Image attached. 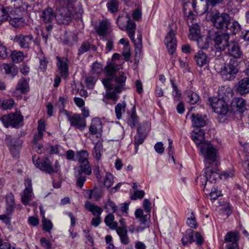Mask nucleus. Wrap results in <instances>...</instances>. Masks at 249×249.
Segmentation results:
<instances>
[{
  "label": "nucleus",
  "mask_w": 249,
  "mask_h": 249,
  "mask_svg": "<svg viewBox=\"0 0 249 249\" xmlns=\"http://www.w3.org/2000/svg\"><path fill=\"white\" fill-rule=\"evenodd\" d=\"M11 57L14 62L19 63L23 60L24 55L21 51H14L11 53Z\"/></svg>",
  "instance_id": "nucleus-48"
},
{
  "label": "nucleus",
  "mask_w": 249,
  "mask_h": 249,
  "mask_svg": "<svg viewBox=\"0 0 249 249\" xmlns=\"http://www.w3.org/2000/svg\"><path fill=\"white\" fill-rule=\"evenodd\" d=\"M230 36L229 34H222L217 35L213 39L214 46L218 51H222L226 49L227 46Z\"/></svg>",
  "instance_id": "nucleus-16"
},
{
  "label": "nucleus",
  "mask_w": 249,
  "mask_h": 249,
  "mask_svg": "<svg viewBox=\"0 0 249 249\" xmlns=\"http://www.w3.org/2000/svg\"><path fill=\"white\" fill-rule=\"evenodd\" d=\"M75 177L77 178L76 185L78 187L82 188L84 185L85 182L86 180V177L82 175V174L79 175L78 173H76Z\"/></svg>",
  "instance_id": "nucleus-58"
},
{
  "label": "nucleus",
  "mask_w": 249,
  "mask_h": 249,
  "mask_svg": "<svg viewBox=\"0 0 249 249\" xmlns=\"http://www.w3.org/2000/svg\"><path fill=\"white\" fill-rule=\"evenodd\" d=\"M239 239V234L236 231H231L228 232L224 237V240L226 242L229 243V245H231V247L228 249H239L238 241Z\"/></svg>",
  "instance_id": "nucleus-17"
},
{
  "label": "nucleus",
  "mask_w": 249,
  "mask_h": 249,
  "mask_svg": "<svg viewBox=\"0 0 249 249\" xmlns=\"http://www.w3.org/2000/svg\"><path fill=\"white\" fill-rule=\"evenodd\" d=\"M46 131V122L44 120L40 119L38 121L37 132L42 133Z\"/></svg>",
  "instance_id": "nucleus-64"
},
{
  "label": "nucleus",
  "mask_w": 249,
  "mask_h": 249,
  "mask_svg": "<svg viewBox=\"0 0 249 249\" xmlns=\"http://www.w3.org/2000/svg\"><path fill=\"white\" fill-rule=\"evenodd\" d=\"M114 216L112 213H110L106 216L105 222L106 224L110 229L114 230L116 228L118 223L114 221Z\"/></svg>",
  "instance_id": "nucleus-47"
},
{
  "label": "nucleus",
  "mask_w": 249,
  "mask_h": 249,
  "mask_svg": "<svg viewBox=\"0 0 249 249\" xmlns=\"http://www.w3.org/2000/svg\"><path fill=\"white\" fill-rule=\"evenodd\" d=\"M96 79L93 76L87 77L85 79V82L87 87L90 89H92L94 85Z\"/></svg>",
  "instance_id": "nucleus-61"
},
{
  "label": "nucleus",
  "mask_w": 249,
  "mask_h": 249,
  "mask_svg": "<svg viewBox=\"0 0 249 249\" xmlns=\"http://www.w3.org/2000/svg\"><path fill=\"white\" fill-rule=\"evenodd\" d=\"M29 91V86L28 81L24 78L20 79L15 88V90L13 94L14 95L16 92L21 94H26Z\"/></svg>",
  "instance_id": "nucleus-25"
},
{
  "label": "nucleus",
  "mask_w": 249,
  "mask_h": 249,
  "mask_svg": "<svg viewBox=\"0 0 249 249\" xmlns=\"http://www.w3.org/2000/svg\"><path fill=\"white\" fill-rule=\"evenodd\" d=\"M103 71V65L97 61L93 63L91 66V72L92 74L99 75Z\"/></svg>",
  "instance_id": "nucleus-51"
},
{
  "label": "nucleus",
  "mask_w": 249,
  "mask_h": 249,
  "mask_svg": "<svg viewBox=\"0 0 249 249\" xmlns=\"http://www.w3.org/2000/svg\"><path fill=\"white\" fill-rule=\"evenodd\" d=\"M76 173H78L79 175L85 174L88 176L90 175L92 169L89 160L80 163V165L76 168Z\"/></svg>",
  "instance_id": "nucleus-32"
},
{
  "label": "nucleus",
  "mask_w": 249,
  "mask_h": 249,
  "mask_svg": "<svg viewBox=\"0 0 249 249\" xmlns=\"http://www.w3.org/2000/svg\"><path fill=\"white\" fill-rule=\"evenodd\" d=\"M15 105V102L12 98L3 99L0 101V107L5 110L11 109Z\"/></svg>",
  "instance_id": "nucleus-45"
},
{
  "label": "nucleus",
  "mask_w": 249,
  "mask_h": 249,
  "mask_svg": "<svg viewBox=\"0 0 249 249\" xmlns=\"http://www.w3.org/2000/svg\"><path fill=\"white\" fill-rule=\"evenodd\" d=\"M239 61L237 59H231L229 62L221 69V74L223 80H233L239 71Z\"/></svg>",
  "instance_id": "nucleus-4"
},
{
  "label": "nucleus",
  "mask_w": 249,
  "mask_h": 249,
  "mask_svg": "<svg viewBox=\"0 0 249 249\" xmlns=\"http://www.w3.org/2000/svg\"><path fill=\"white\" fill-rule=\"evenodd\" d=\"M127 123L131 128H134L138 124L139 119L135 111L132 112L127 120Z\"/></svg>",
  "instance_id": "nucleus-49"
},
{
  "label": "nucleus",
  "mask_w": 249,
  "mask_h": 249,
  "mask_svg": "<svg viewBox=\"0 0 249 249\" xmlns=\"http://www.w3.org/2000/svg\"><path fill=\"white\" fill-rule=\"evenodd\" d=\"M226 48H227L228 55L232 57L233 59L237 60V59L241 58L243 56L241 47L237 41L231 40L229 41Z\"/></svg>",
  "instance_id": "nucleus-13"
},
{
  "label": "nucleus",
  "mask_w": 249,
  "mask_h": 249,
  "mask_svg": "<svg viewBox=\"0 0 249 249\" xmlns=\"http://www.w3.org/2000/svg\"><path fill=\"white\" fill-rule=\"evenodd\" d=\"M187 223L188 226L191 228L196 229L197 227L198 224L196 222L195 215L193 213H192L190 216L188 218Z\"/></svg>",
  "instance_id": "nucleus-57"
},
{
  "label": "nucleus",
  "mask_w": 249,
  "mask_h": 249,
  "mask_svg": "<svg viewBox=\"0 0 249 249\" xmlns=\"http://www.w3.org/2000/svg\"><path fill=\"white\" fill-rule=\"evenodd\" d=\"M194 59L196 65L201 67L209 63V58L202 51H199L195 54Z\"/></svg>",
  "instance_id": "nucleus-27"
},
{
  "label": "nucleus",
  "mask_w": 249,
  "mask_h": 249,
  "mask_svg": "<svg viewBox=\"0 0 249 249\" xmlns=\"http://www.w3.org/2000/svg\"><path fill=\"white\" fill-rule=\"evenodd\" d=\"M114 183L113 176L110 173L107 172L106 175L104 182V185L108 188L110 187Z\"/></svg>",
  "instance_id": "nucleus-53"
},
{
  "label": "nucleus",
  "mask_w": 249,
  "mask_h": 249,
  "mask_svg": "<svg viewBox=\"0 0 249 249\" xmlns=\"http://www.w3.org/2000/svg\"><path fill=\"white\" fill-rule=\"evenodd\" d=\"M126 104L125 102L119 103L116 105L115 107V112L116 117L118 119H120L123 113L125 111Z\"/></svg>",
  "instance_id": "nucleus-41"
},
{
  "label": "nucleus",
  "mask_w": 249,
  "mask_h": 249,
  "mask_svg": "<svg viewBox=\"0 0 249 249\" xmlns=\"http://www.w3.org/2000/svg\"><path fill=\"white\" fill-rule=\"evenodd\" d=\"M102 82L105 88L107 89L103 101L107 105V102L106 100H110L112 101L113 104H115L119 99V94L123 90L114 86L110 78H104Z\"/></svg>",
  "instance_id": "nucleus-2"
},
{
  "label": "nucleus",
  "mask_w": 249,
  "mask_h": 249,
  "mask_svg": "<svg viewBox=\"0 0 249 249\" xmlns=\"http://www.w3.org/2000/svg\"><path fill=\"white\" fill-rule=\"evenodd\" d=\"M5 142L12 156L18 158L23 143L22 140L18 137H13L9 135L6 136Z\"/></svg>",
  "instance_id": "nucleus-6"
},
{
  "label": "nucleus",
  "mask_w": 249,
  "mask_h": 249,
  "mask_svg": "<svg viewBox=\"0 0 249 249\" xmlns=\"http://www.w3.org/2000/svg\"><path fill=\"white\" fill-rule=\"evenodd\" d=\"M210 4L208 0H193L192 6L195 12L200 15L206 13Z\"/></svg>",
  "instance_id": "nucleus-18"
},
{
  "label": "nucleus",
  "mask_w": 249,
  "mask_h": 249,
  "mask_svg": "<svg viewBox=\"0 0 249 249\" xmlns=\"http://www.w3.org/2000/svg\"><path fill=\"white\" fill-rule=\"evenodd\" d=\"M187 232H188L189 235L188 236L185 235L181 239L182 243L184 246L187 245L194 242L193 231L189 229L187 231Z\"/></svg>",
  "instance_id": "nucleus-52"
},
{
  "label": "nucleus",
  "mask_w": 249,
  "mask_h": 249,
  "mask_svg": "<svg viewBox=\"0 0 249 249\" xmlns=\"http://www.w3.org/2000/svg\"><path fill=\"white\" fill-rule=\"evenodd\" d=\"M89 199H94L95 200H98L102 197V191L97 189L88 190Z\"/></svg>",
  "instance_id": "nucleus-44"
},
{
  "label": "nucleus",
  "mask_w": 249,
  "mask_h": 249,
  "mask_svg": "<svg viewBox=\"0 0 249 249\" xmlns=\"http://www.w3.org/2000/svg\"><path fill=\"white\" fill-rule=\"evenodd\" d=\"M89 152L86 150H82L76 152V161L80 163L88 161Z\"/></svg>",
  "instance_id": "nucleus-40"
},
{
  "label": "nucleus",
  "mask_w": 249,
  "mask_h": 249,
  "mask_svg": "<svg viewBox=\"0 0 249 249\" xmlns=\"http://www.w3.org/2000/svg\"><path fill=\"white\" fill-rule=\"evenodd\" d=\"M144 142V137L142 134L139 132V128H138L137 133L134 137V144L136 151L138 150V147L139 145L142 144Z\"/></svg>",
  "instance_id": "nucleus-54"
},
{
  "label": "nucleus",
  "mask_w": 249,
  "mask_h": 249,
  "mask_svg": "<svg viewBox=\"0 0 249 249\" xmlns=\"http://www.w3.org/2000/svg\"><path fill=\"white\" fill-rule=\"evenodd\" d=\"M211 106L213 111L219 115H225L229 111L228 107L226 102L217 97L210 98Z\"/></svg>",
  "instance_id": "nucleus-10"
},
{
  "label": "nucleus",
  "mask_w": 249,
  "mask_h": 249,
  "mask_svg": "<svg viewBox=\"0 0 249 249\" xmlns=\"http://www.w3.org/2000/svg\"><path fill=\"white\" fill-rule=\"evenodd\" d=\"M58 63L57 64L58 70L62 77H66L68 72V59L65 57L57 56L56 57Z\"/></svg>",
  "instance_id": "nucleus-26"
},
{
  "label": "nucleus",
  "mask_w": 249,
  "mask_h": 249,
  "mask_svg": "<svg viewBox=\"0 0 249 249\" xmlns=\"http://www.w3.org/2000/svg\"><path fill=\"white\" fill-rule=\"evenodd\" d=\"M84 207L86 210L91 212L94 216H101L103 209L99 206L89 201L85 202Z\"/></svg>",
  "instance_id": "nucleus-29"
},
{
  "label": "nucleus",
  "mask_w": 249,
  "mask_h": 249,
  "mask_svg": "<svg viewBox=\"0 0 249 249\" xmlns=\"http://www.w3.org/2000/svg\"><path fill=\"white\" fill-rule=\"evenodd\" d=\"M9 18H11V17L9 16L6 8H1L0 9V21L7 20Z\"/></svg>",
  "instance_id": "nucleus-60"
},
{
  "label": "nucleus",
  "mask_w": 249,
  "mask_h": 249,
  "mask_svg": "<svg viewBox=\"0 0 249 249\" xmlns=\"http://www.w3.org/2000/svg\"><path fill=\"white\" fill-rule=\"evenodd\" d=\"M108 11L115 13L119 11V2L117 0H110L107 4Z\"/></svg>",
  "instance_id": "nucleus-46"
},
{
  "label": "nucleus",
  "mask_w": 249,
  "mask_h": 249,
  "mask_svg": "<svg viewBox=\"0 0 249 249\" xmlns=\"http://www.w3.org/2000/svg\"><path fill=\"white\" fill-rule=\"evenodd\" d=\"M185 94L187 102L191 105L196 104L199 101V97L198 94L192 91L187 90Z\"/></svg>",
  "instance_id": "nucleus-37"
},
{
  "label": "nucleus",
  "mask_w": 249,
  "mask_h": 249,
  "mask_svg": "<svg viewBox=\"0 0 249 249\" xmlns=\"http://www.w3.org/2000/svg\"><path fill=\"white\" fill-rule=\"evenodd\" d=\"M114 79V81L116 84L114 86L122 90L124 89L126 80V76L124 72L123 71H120L118 75H116Z\"/></svg>",
  "instance_id": "nucleus-33"
},
{
  "label": "nucleus",
  "mask_w": 249,
  "mask_h": 249,
  "mask_svg": "<svg viewBox=\"0 0 249 249\" xmlns=\"http://www.w3.org/2000/svg\"><path fill=\"white\" fill-rule=\"evenodd\" d=\"M96 31L100 36H105L111 31V23L107 19L102 20Z\"/></svg>",
  "instance_id": "nucleus-20"
},
{
  "label": "nucleus",
  "mask_w": 249,
  "mask_h": 249,
  "mask_svg": "<svg viewBox=\"0 0 249 249\" xmlns=\"http://www.w3.org/2000/svg\"><path fill=\"white\" fill-rule=\"evenodd\" d=\"M236 91L240 95L249 93V78L244 77L238 81L235 86Z\"/></svg>",
  "instance_id": "nucleus-19"
},
{
  "label": "nucleus",
  "mask_w": 249,
  "mask_h": 249,
  "mask_svg": "<svg viewBox=\"0 0 249 249\" xmlns=\"http://www.w3.org/2000/svg\"><path fill=\"white\" fill-rule=\"evenodd\" d=\"M5 73L14 78L18 73V68L14 65L4 63L2 65Z\"/></svg>",
  "instance_id": "nucleus-35"
},
{
  "label": "nucleus",
  "mask_w": 249,
  "mask_h": 249,
  "mask_svg": "<svg viewBox=\"0 0 249 249\" xmlns=\"http://www.w3.org/2000/svg\"><path fill=\"white\" fill-rule=\"evenodd\" d=\"M96 138L98 139L96 142L93 138L91 139L92 142L95 143L94 147L92 150V155L97 160H99L102 156L103 144L102 142L100 141V137L97 135Z\"/></svg>",
  "instance_id": "nucleus-23"
},
{
  "label": "nucleus",
  "mask_w": 249,
  "mask_h": 249,
  "mask_svg": "<svg viewBox=\"0 0 249 249\" xmlns=\"http://www.w3.org/2000/svg\"><path fill=\"white\" fill-rule=\"evenodd\" d=\"M0 121L6 128L12 127L18 128L22 125L23 117L20 111L16 110L14 113L0 117Z\"/></svg>",
  "instance_id": "nucleus-3"
},
{
  "label": "nucleus",
  "mask_w": 249,
  "mask_h": 249,
  "mask_svg": "<svg viewBox=\"0 0 249 249\" xmlns=\"http://www.w3.org/2000/svg\"><path fill=\"white\" fill-rule=\"evenodd\" d=\"M90 49L93 51H96L97 50L95 46L91 44L88 41H84L82 43L78 50V54H82L89 51Z\"/></svg>",
  "instance_id": "nucleus-38"
},
{
  "label": "nucleus",
  "mask_w": 249,
  "mask_h": 249,
  "mask_svg": "<svg viewBox=\"0 0 249 249\" xmlns=\"http://www.w3.org/2000/svg\"><path fill=\"white\" fill-rule=\"evenodd\" d=\"M201 154L204 158L205 166H209L216 160L217 150L209 142H205L199 146Z\"/></svg>",
  "instance_id": "nucleus-5"
},
{
  "label": "nucleus",
  "mask_w": 249,
  "mask_h": 249,
  "mask_svg": "<svg viewBox=\"0 0 249 249\" xmlns=\"http://www.w3.org/2000/svg\"><path fill=\"white\" fill-rule=\"evenodd\" d=\"M42 222L43 230L46 231L50 232L53 227L52 222L50 220L45 218L44 216L42 218Z\"/></svg>",
  "instance_id": "nucleus-56"
},
{
  "label": "nucleus",
  "mask_w": 249,
  "mask_h": 249,
  "mask_svg": "<svg viewBox=\"0 0 249 249\" xmlns=\"http://www.w3.org/2000/svg\"><path fill=\"white\" fill-rule=\"evenodd\" d=\"M24 11V9L22 6L14 4V9L11 11V15L13 17L10 19V23L13 26L19 27L23 23L24 19L22 16Z\"/></svg>",
  "instance_id": "nucleus-11"
},
{
  "label": "nucleus",
  "mask_w": 249,
  "mask_h": 249,
  "mask_svg": "<svg viewBox=\"0 0 249 249\" xmlns=\"http://www.w3.org/2000/svg\"><path fill=\"white\" fill-rule=\"evenodd\" d=\"M33 147L39 154L44 153L45 151V149L43 145L39 142L33 143Z\"/></svg>",
  "instance_id": "nucleus-63"
},
{
  "label": "nucleus",
  "mask_w": 249,
  "mask_h": 249,
  "mask_svg": "<svg viewBox=\"0 0 249 249\" xmlns=\"http://www.w3.org/2000/svg\"><path fill=\"white\" fill-rule=\"evenodd\" d=\"M191 121L193 125L195 127H202L206 125L205 119L198 114H192Z\"/></svg>",
  "instance_id": "nucleus-30"
},
{
  "label": "nucleus",
  "mask_w": 249,
  "mask_h": 249,
  "mask_svg": "<svg viewBox=\"0 0 249 249\" xmlns=\"http://www.w3.org/2000/svg\"><path fill=\"white\" fill-rule=\"evenodd\" d=\"M241 0H228L227 6L229 9L233 10L234 12L238 11L237 7L241 3Z\"/></svg>",
  "instance_id": "nucleus-55"
},
{
  "label": "nucleus",
  "mask_w": 249,
  "mask_h": 249,
  "mask_svg": "<svg viewBox=\"0 0 249 249\" xmlns=\"http://www.w3.org/2000/svg\"><path fill=\"white\" fill-rule=\"evenodd\" d=\"M246 101L242 98L235 99L231 103V107L234 112L243 113L246 109Z\"/></svg>",
  "instance_id": "nucleus-21"
},
{
  "label": "nucleus",
  "mask_w": 249,
  "mask_h": 249,
  "mask_svg": "<svg viewBox=\"0 0 249 249\" xmlns=\"http://www.w3.org/2000/svg\"><path fill=\"white\" fill-rule=\"evenodd\" d=\"M212 164H209V166H205L204 170H207V176L208 177V181L211 183L215 182L216 179L219 177L216 170H213L211 168Z\"/></svg>",
  "instance_id": "nucleus-36"
},
{
  "label": "nucleus",
  "mask_w": 249,
  "mask_h": 249,
  "mask_svg": "<svg viewBox=\"0 0 249 249\" xmlns=\"http://www.w3.org/2000/svg\"><path fill=\"white\" fill-rule=\"evenodd\" d=\"M32 160L36 167L42 171L49 174L55 172V169H53L52 162L48 157H45L40 159L36 156H33Z\"/></svg>",
  "instance_id": "nucleus-7"
},
{
  "label": "nucleus",
  "mask_w": 249,
  "mask_h": 249,
  "mask_svg": "<svg viewBox=\"0 0 249 249\" xmlns=\"http://www.w3.org/2000/svg\"><path fill=\"white\" fill-rule=\"evenodd\" d=\"M121 66L114 62L107 64L105 68V71L109 77L112 80L113 82V76L120 70Z\"/></svg>",
  "instance_id": "nucleus-28"
},
{
  "label": "nucleus",
  "mask_w": 249,
  "mask_h": 249,
  "mask_svg": "<svg viewBox=\"0 0 249 249\" xmlns=\"http://www.w3.org/2000/svg\"><path fill=\"white\" fill-rule=\"evenodd\" d=\"M68 121L71 127L80 131L84 130L87 125L86 119L80 114H74L69 118Z\"/></svg>",
  "instance_id": "nucleus-14"
},
{
  "label": "nucleus",
  "mask_w": 249,
  "mask_h": 249,
  "mask_svg": "<svg viewBox=\"0 0 249 249\" xmlns=\"http://www.w3.org/2000/svg\"><path fill=\"white\" fill-rule=\"evenodd\" d=\"M191 138L198 148L199 145L205 142H204L205 141V133L202 129L193 130L191 133Z\"/></svg>",
  "instance_id": "nucleus-22"
},
{
  "label": "nucleus",
  "mask_w": 249,
  "mask_h": 249,
  "mask_svg": "<svg viewBox=\"0 0 249 249\" xmlns=\"http://www.w3.org/2000/svg\"><path fill=\"white\" fill-rule=\"evenodd\" d=\"M136 218H138L141 225H147V223L150 220V214L147 213L143 214V211L141 209H137L135 212Z\"/></svg>",
  "instance_id": "nucleus-31"
},
{
  "label": "nucleus",
  "mask_w": 249,
  "mask_h": 249,
  "mask_svg": "<svg viewBox=\"0 0 249 249\" xmlns=\"http://www.w3.org/2000/svg\"><path fill=\"white\" fill-rule=\"evenodd\" d=\"M33 41L34 36L31 34H18L16 35L14 39V41L22 49H29Z\"/></svg>",
  "instance_id": "nucleus-12"
},
{
  "label": "nucleus",
  "mask_w": 249,
  "mask_h": 249,
  "mask_svg": "<svg viewBox=\"0 0 249 249\" xmlns=\"http://www.w3.org/2000/svg\"><path fill=\"white\" fill-rule=\"evenodd\" d=\"M210 38L203 36H200L195 41L198 47L201 49H206L209 46Z\"/></svg>",
  "instance_id": "nucleus-39"
},
{
  "label": "nucleus",
  "mask_w": 249,
  "mask_h": 249,
  "mask_svg": "<svg viewBox=\"0 0 249 249\" xmlns=\"http://www.w3.org/2000/svg\"><path fill=\"white\" fill-rule=\"evenodd\" d=\"M207 170H204V169L201 174L196 179V182L199 183L200 185L204 186V188H205L207 182L208 181V177L207 176Z\"/></svg>",
  "instance_id": "nucleus-50"
},
{
  "label": "nucleus",
  "mask_w": 249,
  "mask_h": 249,
  "mask_svg": "<svg viewBox=\"0 0 249 249\" xmlns=\"http://www.w3.org/2000/svg\"><path fill=\"white\" fill-rule=\"evenodd\" d=\"M24 185L25 188L21 196V201L24 205H32L33 204L31 202L35 196L33 192L31 179L29 178H26L24 180Z\"/></svg>",
  "instance_id": "nucleus-9"
},
{
  "label": "nucleus",
  "mask_w": 249,
  "mask_h": 249,
  "mask_svg": "<svg viewBox=\"0 0 249 249\" xmlns=\"http://www.w3.org/2000/svg\"><path fill=\"white\" fill-rule=\"evenodd\" d=\"M211 20L214 27L217 29H223L227 27L231 18L227 13L216 12L212 14Z\"/></svg>",
  "instance_id": "nucleus-8"
},
{
  "label": "nucleus",
  "mask_w": 249,
  "mask_h": 249,
  "mask_svg": "<svg viewBox=\"0 0 249 249\" xmlns=\"http://www.w3.org/2000/svg\"><path fill=\"white\" fill-rule=\"evenodd\" d=\"M226 29L229 30L231 33L235 35L240 31V25L237 21H234L231 22L230 20Z\"/></svg>",
  "instance_id": "nucleus-43"
},
{
  "label": "nucleus",
  "mask_w": 249,
  "mask_h": 249,
  "mask_svg": "<svg viewBox=\"0 0 249 249\" xmlns=\"http://www.w3.org/2000/svg\"><path fill=\"white\" fill-rule=\"evenodd\" d=\"M175 36V31L172 29L169 31L165 38V44L170 54H173L176 49L177 40Z\"/></svg>",
  "instance_id": "nucleus-15"
},
{
  "label": "nucleus",
  "mask_w": 249,
  "mask_h": 249,
  "mask_svg": "<svg viewBox=\"0 0 249 249\" xmlns=\"http://www.w3.org/2000/svg\"><path fill=\"white\" fill-rule=\"evenodd\" d=\"M68 102V97L67 96H60L57 102V105L59 107V109L65 108L66 107V105Z\"/></svg>",
  "instance_id": "nucleus-59"
},
{
  "label": "nucleus",
  "mask_w": 249,
  "mask_h": 249,
  "mask_svg": "<svg viewBox=\"0 0 249 249\" xmlns=\"http://www.w3.org/2000/svg\"><path fill=\"white\" fill-rule=\"evenodd\" d=\"M136 27V23L131 20H128L126 24V30L129 37L131 39H133L135 29Z\"/></svg>",
  "instance_id": "nucleus-42"
},
{
  "label": "nucleus",
  "mask_w": 249,
  "mask_h": 249,
  "mask_svg": "<svg viewBox=\"0 0 249 249\" xmlns=\"http://www.w3.org/2000/svg\"><path fill=\"white\" fill-rule=\"evenodd\" d=\"M102 123L101 120L99 118H93L89 127L90 134L94 135L98 132L102 131Z\"/></svg>",
  "instance_id": "nucleus-24"
},
{
  "label": "nucleus",
  "mask_w": 249,
  "mask_h": 249,
  "mask_svg": "<svg viewBox=\"0 0 249 249\" xmlns=\"http://www.w3.org/2000/svg\"><path fill=\"white\" fill-rule=\"evenodd\" d=\"M145 195V193L142 190H136L134 191L133 195L131 196L132 200H136L137 199H142Z\"/></svg>",
  "instance_id": "nucleus-62"
},
{
  "label": "nucleus",
  "mask_w": 249,
  "mask_h": 249,
  "mask_svg": "<svg viewBox=\"0 0 249 249\" xmlns=\"http://www.w3.org/2000/svg\"><path fill=\"white\" fill-rule=\"evenodd\" d=\"M76 0H59L57 14L52 8L48 7L42 11L40 19L45 24L52 23L54 19L59 24H67L71 20L74 16L77 18L81 17L83 10L81 6H74Z\"/></svg>",
  "instance_id": "nucleus-1"
},
{
  "label": "nucleus",
  "mask_w": 249,
  "mask_h": 249,
  "mask_svg": "<svg viewBox=\"0 0 249 249\" xmlns=\"http://www.w3.org/2000/svg\"><path fill=\"white\" fill-rule=\"evenodd\" d=\"M189 26L190 27L189 38L192 40H196V38L201 36L199 26L196 23H192L191 25H189Z\"/></svg>",
  "instance_id": "nucleus-34"
}]
</instances>
